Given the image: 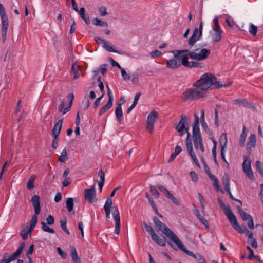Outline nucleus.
<instances>
[{
    "mask_svg": "<svg viewBox=\"0 0 263 263\" xmlns=\"http://www.w3.org/2000/svg\"><path fill=\"white\" fill-rule=\"evenodd\" d=\"M190 175L193 181L196 182L198 180V177L197 174L194 171H191L190 173Z\"/></svg>",
    "mask_w": 263,
    "mask_h": 263,
    "instance_id": "052dcab7",
    "label": "nucleus"
},
{
    "mask_svg": "<svg viewBox=\"0 0 263 263\" xmlns=\"http://www.w3.org/2000/svg\"><path fill=\"white\" fill-rule=\"evenodd\" d=\"M244 172L250 179L251 180H253L254 179V175L252 170L244 171Z\"/></svg>",
    "mask_w": 263,
    "mask_h": 263,
    "instance_id": "bf43d9fd",
    "label": "nucleus"
},
{
    "mask_svg": "<svg viewBox=\"0 0 263 263\" xmlns=\"http://www.w3.org/2000/svg\"><path fill=\"white\" fill-rule=\"evenodd\" d=\"M198 196L199 200L200 201V204L201 205L202 208L203 209H204V207H205V202H204V201L203 197L202 196V195L200 193H199L198 194Z\"/></svg>",
    "mask_w": 263,
    "mask_h": 263,
    "instance_id": "e2e57ef3",
    "label": "nucleus"
},
{
    "mask_svg": "<svg viewBox=\"0 0 263 263\" xmlns=\"http://www.w3.org/2000/svg\"><path fill=\"white\" fill-rule=\"evenodd\" d=\"M112 199L110 197H108L105 202L104 208V209L111 210L112 215L115 222V233L116 234H119L120 231V219L119 211L117 206H112Z\"/></svg>",
    "mask_w": 263,
    "mask_h": 263,
    "instance_id": "20e7f679",
    "label": "nucleus"
},
{
    "mask_svg": "<svg viewBox=\"0 0 263 263\" xmlns=\"http://www.w3.org/2000/svg\"><path fill=\"white\" fill-rule=\"evenodd\" d=\"M233 103L240 106H242L246 108H251V104L248 102L246 99H235L233 100Z\"/></svg>",
    "mask_w": 263,
    "mask_h": 263,
    "instance_id": "6ab92c4d",
    "label": "nucleus"
},
{
    "mask_svg": "<svg viewBox=\"0 0 263 263\" xmlns=\"http://www.w3.org/2000/svg\"><path fill=\"white\" fill-rule=\"evenodd\" d=\"M157 187L159 189V190L161 192H162L164 194V195L166 197H167V196H168L170 195V194L171 193L169 192V191L165 187H164L163 185H161L160 184H158Z\"/></svg>",
    "mask_w": 263,
    "mask_h": 263,
    "instance_id": "a19ab883",
    "label": "nucleus"
},
{
    "mask_svg": "<svg viewBox=\"0 0 263 263\" xmlns=\"http://www.w3.org/2000/svg\"><path fill=\"white\" fill-rule=\"evenodd\" d=\"M70 255L74 263H81L77 250L74 246L71 247Z\"/></svg>",
    "mask_w": 263,
    "mask_h": 263,
    "instance_id": "4be33fe9",
    "label": "nucleus"
},
{
    "mask_svg": "<svg viewBox=\"0 0 263 263\" xmlns=\"http://www.w3.org/2000/svg\"><path fill=\"white\" fill-rule=\"evenodd\" d=\"M256 136L254 134H252L249 138V141L247 144V149H251L252 148L255 147L256 145Z\"/></svg>",
    "mask_w": 263,
    "mask_h": 263,
    "instance_id": "5701e85b",
    "label": "nucleus"
},
{
    "mask_svg": "<svg viewBox=\"0 0 263 263\" xmlns=\"http://www.w3.org/2000/svg\"><path fill=\"white\" fill-rule=\"evenodd\" d=\"M67 221L66 220H60V225L62 230L67 234H69V231L67 228Z\"/></svg>",
    "mask_w": 263,
    "mask_h": 263,
    "instance_id": "37998d69",
    "label": "nucleus"
},
{
    "mask_svg": "<svg viewBox=\"0 0 263 263\" xmlns=\"http://www.w3.org/2000/svg\"><path fill=\"white\" fill-rule=\"evenodd\" d=\"M41 229L44 232H46L49 233L53 234L55 233V231L53 229L50 228L48 225L44 222H41Z\"/></svg>",
    "mask_w": 263,
    "mask_h": 263,
    "instance_id": "2f4dec72",
    "label": "nucleus"
},
{
    "mask_svg": "<svg viewBox=\"0 0 263 263\" xmlns=\"http://www.w3.org/2000/svg\"><path fill=\"white\" fill-rule=\"evenodd\" d=\"M166 66L167 68L171 69H176L180 66V63L178 61L175 54L173 58L167 61Z\"/></svg>",
    "mask_w": 263,
    "mask_h": 263,
    "instance_id": "4468645a",
    "label": "nucleus"
},
{
    "mask_svg": "<svg viewBox=\"0 0 263 263\" xmlns=\"http://www.w3.org/2000/svg\"><path fill=\"white\" fill-rule=\"evenodd\" d=\"M157 119V112L155 111H152L147 117V124H154Z\"/></svg>",
    "mask_w": 263,
    "mask_h": 263,
    "instance_id": "cd10ccee",
    "label": "nucleus"
},
{
    "mask_svg": "<svg viewBox=\"0 0 263 263\" xmlns=\"http://www.w3.org/2000/svg\"><path fill=\"white\" fill-rule=\"evenodd\" d=\"M247 220H248L247 223L248 227L250 229L253 230L254 228V225L252 217L251 216Z\"/></svg>",
    "mask_w": 263,
    "mask_h": 263,
    "instance_id": "864d4df0",
    "label": "nucleus"
},
{
    "mask_svg": "<svg viewBox=\"0 0 263 263\" xmlns=\"http://www.w3.org/2000/svg\"><path fill=\"white\" fill-rule=\"evenodd\" d=\"M199 121H194L193 124V130L192 132L193 134H197V133H200V129L199 126Z\"/></svg>",
    "mask_w": 263,
    "mask_h": 263,
    "instance_id": "4c0bfd02",
    "label": "nucleus"
},
{
    "mask_svg": "<svg viewBox=\"0 0 263 263\" xmlns=\"http://www.w3.org/2000/svg\"><path fill=\"white\" fill-rule=\"evenodd\" d=\"M57 252L60 255L61 257L63 259H66L67 257V254L60 247L57 248Z\"/></svg>",
    "mask_w": 263,
    "mask_h": 263,
    "instance_id": "5fc2aeb1",
    "label": "nucleus"
},
{
    "mask_svg": "<svg viewBox=\"0 0 263 263\" xmlns=\"http://www.w3.org/2000/svg\"><path fill=\"white\" fill-rule=\"evenodd\" d=\"M255 165L257 170L262 176H263V170L261 168V162L259 161H257L255 163Z\"/></svg>",
    "mask_w": 263,
    "mask_h": 263,
    "instance_id": "603ef678",
    "label": "nucleus"
},
{
    "mask_svg": "<svg viewBox=\"0 0 263 263\" xmlns=\"http://www.w3.org/2000/svg\"><path fill=\"white\" fill-rule=\"evenodd\" d=\"M231 84V83L222 84L220 81H217V78L214 75L210 73H205L194 84L193 88L186 90L183 95L185 100H197L204 97L206 92L212 89L213 85L215 88H219L229 86Z\"/></svg>",
    "mask_w": 263,
    "mask_h": 263,
    "instance_id": "f257e3e1",
    "label": "nucleus"
},
{
    "mask_svg": "<svg viewBox=\"0 0 263 263\" xmlns=\"http://www.w3.org/2000/svg\"><path fill=\"white\" fill-rule=\"evenodd\" d=\"M250 240L249 241V243L251 244V245L255 248H257L258 245L257 242L256 241V240L254 237H252V238H250Z\"/></svg>",
    "mask_w": 263,
    "mask_h": 263,
    "instance_id": "0e129e2a",
    "label": "nucleus"
},
{
    "mask_svg": "<svg viewBox=\"0 0 263 263\" xmlns=\"http://www.w3.org/2000/svg\"><path fill=\"white\" fill-rule=\"evenodd\" d=\"M249 33L253 36H255L257 31V27L253 24L250 25L249 29Z\"/></svg>",
    "mask_w": 263,
    "mask_h": 263,
    "instance_id": "ea45409f",
    "label": "nucleus"
},
{
    "mask_svg": "<svg viewBox=\"0 0 263 263\" xmlns=\"http://www.w3.org/2000/svg\"><path fill=\"white\" fill-rule=\"evenodd\" d=\"M106 66H107V64H104L101 65L100 66L99 70L103 76L105 74L106 70H107L106 68Z\"/></svg>",
    "mask_w": 263,
    "mask_h": 263,
    "instance_id": "69168bd1",
    "label": "nucleus"
},
{
    "mask_svg": "<svg viewBox=\"0 0 263 263\" xmlns=\"http://www.w3.org/2000/svg\"><path fill=\"white\" fill-rule=\"evenodd\" d=\"M219 142L221 146V154L223 160L228 163L225 158L226 149L227 147V137L226 133H223L220 136L219 139Z\"/></svg>",
    "mask_w": 263,
    "mask_h": 263,
    "instance_id": "9d476101",
    "label": "nucleus"
},
{
    "mask_svg": "<svg viewBox=\"0 0 263 263\" xmlns=\"http://www.w3.org/2000/svg\"><path fill=\"white\" fill-rule=\"evenodd\" d=\"M221 29H213V33L211 34L212 40L214 42H219L221 39Z\"/></svg>",
    "mask_w": 263,
    "mask_h": 263,
    "instance_id": "aec40b11",
    "label": "nucleus"
},
{
    "mask_svg": "<svg viewBox=\"0 0 263 263\" xmlns=\"http://www.w3.org/2000/svg\"><path fill=\"white\" fill-rule=\"evenodd\" d=\"M35 178H36V176L34 175H32L29 178V180L28 181L27 187L29 190H31L33 188H34V185L33 182H34Z\"/></svg>",
    "mask_w": 263,
    "mask_h": 263,
    "instance_id": "f704fd0d",
    "label": "nucleus"
},
{
    "mask_svg": "<svg viewBox=\"0 0 263 263\" xmlns=\"http://www.w3.org/2000/svg\"><path fill=\"white\" fill-rule=\"evenodd\" d=\"M2 35L3 40H5L7 35V29L9 25L8 18L7 16L2 17Z\"/></svg>",
    "mask_w": 263,
    "mask_h": 263,
    "instance_id": "2eb2a0df",
    "label": "nucleus"
},
{
    "mask_svg": "<svg viewBox=\"0 0 263 263\" xmlns=\"http://www.w3.org/2000/svg\"><path fill=\"white\" fill-rule=\"evenodd\" d=\"M31 202L34 208V213L36 214V215H39L41 211L40 196L37 195L32 196L31 198Z\"/></svg>",
    "mask_w": 263,
    "mask_h": 263,
    "instance_id": "ddd939ff",
    "label": "nucleus"
},
{
    "mask_svg": "<svg viewBox=\"0 0 263 263\" xmlns=\"http://www.w3.org/2000/svg\"><path fill=\"white\" fill-rule=\"evenodd\" d=\"M241 206V204L240 205H237V206L238 213L243 220H247L251 216L243 211Z\"/></svg>",
    "mask_w": 263,
    "mask_h": 263,
    "instance_id": "c85d7f7f",
    "label": "nucleus"
},
{
    "mask_svg": "<svg viewBox=\"0 0 263 263\" xmlns=\"http://www.w3.org/2000/svg\"><path fill=\"white\" fill-rule=\"evenodd\" d=\"M121 103H118L117 107L115 109V114L117 118V120L119 124H121L123 118V111L122 109V104H123L125 101L124 99H120Z\"/></svg>",
    "mask_w": 263,
    "mask_h": 263,
    "instance_id": "f8f14e48",
    "label": "nucleus"
},
{
    "mask_svg": "<svg viewBox=\"0 0 263 263\" xmlns=\"http://www.w3.org/2000/svg\"><path fill=\"white\" fill-rule=\"evenodd\" d=\"M185 143L187 152H188L189 154L191 156V158L193 160L195 164L197 166L199 167L200 164L198 160V159L196 156V154L194 152L191 139L186 138Z\"/></svg>",
    "mask_w": 263,
    "mask_h": 263,
    "instance_id": "0eeeda50",
    "label": "nucleus"
},
{
    "mask_svg": "<svg viewBox=\"0 0 263 263\" xmlns=\"http://www.w3.org/2000/svg\"><path fill=\"white\" fill-rule=\"evenodd\" d=\"M230 177L227 174H224L223 176L222 183L224 187L225 190L227 192H230Z\"/></svg>",
    "mask_w": 263,
    "mask_h": 263,
    "instance_id": "412c9836",
    "label": "nucleus"
},
{
    "mask_svg": "<svg viewBox=\"0 0 263 263\" xmlns=\"http://www.w3.org/2000/svg\"><path fill=\"white\" fill-rule=\"evenodd\" d=\"M188 121L189 119L185 115H182L181 116L179 122L175 126V128L178 132L179 136H183L185 134V132H187L189 130Z\"/></svg>",
    "mask_w": 263,
    "mask_h": 263,
    "instance_id": "39448f33",
    "label": "nucleus"
},
{
    "mask_svg": "<svg viewBox=\"0 0 263 263\" xmlns=\"http://www.w3.org/2000/svg\"><path fill=\"white\" fill-rule=\"evenodd\" d=\"M190 64H189V66H187V67H201V64L197 62H194L191 61L189 62Z\"/></svg>",
    "mask_w": 263,
    "mask_h": 263,
    "instance_id": "6e6d98bb",
    "label": "nucleus"
},
{
    "mask_svg": "<svg viewBox=\"0 0 263 263\" xmlns=\"http://www.w3.org/2000/svg\"><path fill=\"white\" fill-rule=\"evenodd\" d=\"M71 73L73 74L74 79L78 78L80 76L79 70L76 69L74 64H73L71 67Z\"/></svg>",
    "mask_w": 263,
    "mask_h": 263,
    "instance_id": "79ce46f5",
    "label": "nucleus"
},
{
    "mask_svg": "<svg viewBox=\"0 0 263 263\" xmlns=\"http://www.w3.org/2000/svg\"><path fill=\"white\" fill-rule=\"evenodd\" d=\"M46 224L49 225H52L54 223V219L53 216L52 215H49L46 218Z\"/></svg>",
    "mask_w": 263,
    "mask_h": 263,
    "instance_id": "8fccbe9b",
    "label": "nucleus"
},
{
    "mask_svg": "<svg viewBox=\"0 0 263 263\" xmlns=\"http://www.w3.org/2000/svg\"><path fill=\"white\" fill-rule=\"evenodd\" d=\"M25 247V243L22 242L20 244L19 247L17 248V250L13 253H12L10 256H11L12 258H13L14 260L17 259V258L21 254L22 250H23Z\"/></svg>",
    "mask_w": 263,
    "mask_h": 263,
    "instance_id": "a878e982",
    "label": "nucleus"
},
{
    "mask_svg": "<svg viewBox=\"0 0 263 263\" xmlns=\"http://www.w3.org/2000/svg\"><path fill=\"white\" fill-rule=\"evenodd\" d=\"M166 198L170 199L175 205H179L180 204L179 201L171 193Z\"/></svg>",
    "mask_w": 263,
    "mask_h": 263,
    "instance_id": "de8ad7c7",
    "label": "nucleus"
},
{
    "mask_svg": "<svg viewBox=\"0 0 263 263\" xmlns=\"http://www.w3.org/2000/svg\"><path fill=\"white\" fill-rule=\"evenodd\" d=\"M201 37H199V31L198 28H196L193 32L192 36L190 37L188 41V44L191 47H193L195 43L199 40Z\"/></svg>",
    "mask_w": 263,
    "mask_h": 263,
    "instance_id": "dca6fc26",
    "label": "nucleus"
},
{
    "mask_svg": "<svg viewBox=\"0 0 263 263\" xmlns=\"http://www.w3.org/2000/svg\"><path fill=\"white\" fill-rule=\"evenodd\" d=\"M67 159H68V157H67V151L65 148H64L62 150V151L61 153V155L60 156V157L59 158V161L61 162H64Z\"/></svg>",
    "mask_w": 263,
    "mask_h": 263,
    "instance_id": "c9c22d12",
    "label": "nucleus"
},
{
    "mask_svg": "<svg viewBox=\"0 0 263 263\" xmlns=\"http://www.w3.org/2000/svg\"><path fill=\"white\" fill-rule=\"evenodd\" d=\"M85 199L90 203H93L96 201V188L95 186H92L90 189H86L84 191Z\"/></svg>",
    "mask_w": 263,
    "mask_h": 263,
    "instance_id": "1a4fd4ad",
    "label": "nucleus"
},
{
    "mask_svg": "<svg viewBox=\"0 0 263 263\" xmlns=\"http://www.w3.org/2000/svg\"><path fill=\"white\" fill-rule=\"evenodd\" d=\"M78 12H79L81 17L85 21V22L87 24H88L90 23L89 18L86 17V15L85 14V10L84 7H81L80 9Z\"/></svg>",
    "mask_w": 263,
    "mask_h": 263,
    "instance_id": "7c9ffc66",
    "label": "nucleus"
},
{
    "mask_svg": "<svg viewBox=\"0 0 263 263\" xmlns=\"http://www.w3.org/2000/svg\"><path fill=\"white\" fill-rule=\"evenodd\" d=\"M102 47L106 50H107V51H109V52H115L118 54H121V55H128V53L125 51H118V50L114 49L113 46L109 45L107 41H105V42H104V44L102 45Z\"/></svg>",
    "mask_w": 263,
    "mask_h": 263,
    "instance_id": "a211bd4d",
    "label": "nucleus"
},
{
    "mask_svg": "<svg viewBox=\"0 0 263 263\" xmlns=\"http://www.w3.org/2000/svg\"><path fill=\"white\" fill-rule=\"evenodd\" d=\"M150 55H151V57L155 58H157V57L161 56L162 53L158 50H155L151 52L150 53Z\"/></svg>",
    "mask_w": 263,
    "mask_h": 263,
    "instance_id": "4d7b16f0",
    "label": "nucleus"
},
{
    "mask_svg": "<svg viewBox=\"0 0 263 263\" xmlns=\"http://www.w3.org/2000/svg\"><path fill=\"white\" fill-rule=\"evenodd\" d=\"M150 192L156 198H158L159 196V193L153 185H150Z\"/></svg>",
    "mask_w": 263,
    "mask_h": 263,
    "instance_id": "09e8293b",
    "label": "nucleus"
},
{
    "mask_svg": "<svg viewBox=\"0 0 263 263\" xmlns=\"http://www.w3.org/2000/svg\"><path fill=\"white\" fill-rule=\"evenodd\" d=\"M92 23L95 26H100V27H106L108 26V23L106 21H103L100 19L98 18H95L92 20Z\"/></svg>",
    "mask_w": 263,
    "mask_h": 263,
    "instance_id": "c756f323",
    "label": "nucleus"
},
{
    "mask_svg": "<svg viewBox=\"0 0 263 263\" xmlns=\"http://www.w3.org/2000/svg\"><path fill=\"white\" fill-rule=\"evenodd\" d=\"M28 234L29 235V233L27 228L23 229L20 233V235L24 240L27 239Z\"/></svg>",
    "mask_w": 263,
    "mask_h": 263,
    "instance_id": "c03bdc74",
    "label": "nucleus"
},
{
    "mask_svg": "<svg viewBox=\"0 0 263 263\" xmlns=\"http://www.w3.org/2000/svg\"><path fill=\"white\" fill-rule=\"evenodd\" d=\"M113 105V102L108 101L106 104L103 106L99 110V115L101 116L102 114L108 111Z\"/></svg>",
    "mask_w": 263,
    "mask_h": 263,
    "instance_id": "bb28decb",
    "label": "nucleus"
},
{
    "mask_svg": "<svg viewBox=\"0 0 263 263\" xmlns=\"http://www.w3.org/2000/svg\"><path fill=\"white\" fill-rule=\"evenodd\" d=\"M245 129H246V128L244 126L243 131L241 133V134L240 136V138H239V142H240L241 146H244L245 145L246 138L247 136V133L245 132Z\"/></svg>",
    "mask_w": 263,
    "mask_h": 263,
    "instance_id": "72a5a7b5",
    "label": "nucleus"
},
{
    "mask_svg": "<svg viewBox=\"0 0 263 263\" xmlns=\"http://www.w3.org/2000/svg\"><path fill=\"white\" fill-rule=\"evenodd\" d=\"M195 214L197 217L199 219V220L202 222L203 224H204V226H206L208 224L207 221L205 218H204L203 217H202L200 215L198 210H195Z\"/></svg>",
    "mask_w": 263,
    "mask_h": 263,
    "instance_id": "e433bc0d",
    "label": "nucleus"
},
{
    "mask_svg": "<svg viewBox=\"0 0 263 263\" xmlns=\"http://www.w3.org/2000/svg\"><path fill=\"white\" fill-rule=\"evenodd\" d=\"M144 228L145 230L149 233L151 236H152V235L155 233L152 227L146 223H144Z\"/></svg>",
    "mask_w": 263,
    "mask_h": 263,
    "instance_id": "3c124183",
    "label": "nucleus"
},
{
    "mask_svg": "<svg viewBox=\"0 0 263 263\" xmlns=\"http://www.w3.org/2000/svg\"><path fill=\"white\" fill-rule=\"evenodd\" d=\"M152 239L158 245L161 246H165L166 245L165 241L160 238L156 233L151 236Z\"/></svg>",
    "mask_w": 263,
    "mask_h": 263,
    "instance_id": "b1692460",
    "label": "nucleus"
},
{
    "mask_svg": "<svg viewBox=\"0 0 263 263\" xmlns=\"http://www.w3.org/2000/svg\"><path fill=\"white\" fill-rule=\"evenodd\" d=\"M98 12L100 16L104 17L108 15L106 8L104 6H101L98 8Z\"/></svg>",
    "mask_w": 263,
    "mask_h": 263,
    "instance_id": "58836bf2",
    "label": "nucleus"
},
{
    "mask_svg": "<svg viewBox=\"0 0 263 263\" xmlns=\"http://www.w3.org/2000/svg\"><path fill=\"white\" fill-rule=\"evenodd\" d=\"M121 73L124 80L128 81L130 79L129 75L126 72L124 68L121 69Z\"/></svg>",
    "mask_w": 263,
    "mask_h": 263,
    "instance_id": "49530a36",
    "label": "nucleus"
},
{
    "mask_svg": "<svg viewBox=\"0 0 263 263\" xmlns=\"http://www.w3.org/2000/svg\"><path fill=\"white\" fill-rule=\"evenodd\" d=\"M63 119L59 120L55 123L54 125L53 129H52V135L53 137H58L60 132L61 130L62 124H63Z\"/></svg>",
    "mask_w": 263,
    "mask_h": 263,
    "instance_id": "f3484780",
    "label": "nucleus"
},
{
    "mask_svg": "<svg viewBox=\"0 0 263 263\" xmlns=\"http://www.w3.org/2000/svg\"><path fill=\"white\" fill-rule=\"evenodd\" d=\"M34 246L33 244L30 246L29 249H28V250L26 252L27 257H28V256L32 254V253L33 251V250H34Z\"/></svg>",
    "mask_w": 263,
    "mask_h": 263,
    "instance_id": "338daca9",
    "label": "nucleus"
},
{
    "mask_svg": "<svg viewBox=\"0 0 263 263\" xmlns=\"http://www.w3.org/2000/svg\"><path fill=\"white\" fill-rule=\"evenodd\" d=\"M98 176L100 178V181H105V174L102 170L99 171Z\"/></svg>",
    "mask_w": 263,
    "mask_h": 263,
    "instance_id": "774afa93",
    "label": "nucleus"
},
{
    "mask_svg": "<svg viewBox=\"0 0 263 263\" xmlns=\"http://www.w3.org/2000/svg\"><path fill=\"white\" fill-rule=\"evenodd\" d=\"M232 218L233 219L231 218L230 220V224L237 231L240 233L245 234V235L248 236L249 239L253 237V233L248 230L246 226H240L237 222V218H234V217Z\"/></svg>",
    "mask_w": 263,
    "mask_h": 263,
    "instance_id": "423d86ee",
    "label": "nucleus"
},
{
    "mask_svg": "<svg viewBox=\"0 0 263 263\" xmlns=\"http://www.w3.org/2000/svg\"><path fill=\"white\" fill-rule=\"evenodd\" d=\"M214 145L212 148V152L213 156L214 158V161L216 163H217V159H216V142L214 141Z\"/></svg>",
    "mask_w": 263,
    "mask_h": 263,
    "instance_id": "13d9d810",
    "label": "nucleus"
},
{
    "mask_svg": "<svg viewBox=\"0 0 263 263\" xmlns=\"http://www.w3.org/2000/svg\"><path fill=\"white\" fill-rule=\"evenodd\" d=\"M66 206L68 212H71L73 208V200L72 198L69 197L67 199Z\"/></svg>",
    "mask_w": 263,
    "mask_h": 263,
    "instance_id": "473e14b6",
    "label": "nucleus"
},
{
    "mask_svg": "<svg viewBox=\"0 0 263 263\" xmlns=\"http://www.w3.org/2000/svg\"><path fill=\"white\" fill-rule=\"evenodd\" d=\"M0 16L1 17L7 16L5 12V9L1 3H0Z\"/></svg>",
    "mask_w": 263,
    "mask_h": 263,
    "instance_id": "680f3d73",
    "label": "nucleus"
},
{
    "mask_svg": "<svg viewBox=\"0 0 263 263\" xmlns=\"http://www.w3.org/2000/svg\"><path fill=\"white\" fill-rule=\"evenodd\" d=\"M244 161L242 164V168L243 171H250V170H252L251 166V161L250 160L247 156H243Z\"/></svg>",
    "mask_w": 263,
    "mask_h": 263,
    "instance_id": "393cba45",
    "label": "nucleus"
},
{
    "mask_svg": "<svg viewBox=\"0 0 263 263\" xmlns=\"http://www.w3.org/2000/svg\"><path fill=\"white\" fill-rule=\"evenodd\" d=\"M193 140L196 149H199L202 153L204 152V147L202 143V139L201 133L193 134Z\"/></svg>",
    "mask_w": 263,
    "mask_h": 263,
    "instance_id": "6e6552de",
    "label": "nucleus"
},
{
    "mask_svg": "<svg viewBox=\"0 0 263 263\" xmlns=\"http://www.w3.org/2000/svg\"><path fill=\"white\" fill-rule=\"evenodd\" d=\"M7 255V253H5L4 254L3 259L1 260V263H10L11 261L14 260V259L12 258L11 256H10L9 258H6Z\"/></svg>",
    "mask_w": 263,
    "mask_h": 263,
    "instance_id": "a18cd8bd",
    "label": "nucleus"
},
{
    "mask_svg": "<svg viewBox=\"0 0 263 263\" xmlns=\"http://www.w3.org/2000/svg\"><path fill=\"white\" fill-rule=\"evenodd\" d=\"M218 202L219 203V205L221 209H222L223 212L228 217L229 221L230 222V220L231 218L233 219L232 217H234V218H236L235 215L232 212L231 208L230 206H226L225 204L222 202V201L218 199Z\"/></svg>",
    "mask_w": 263,
    "mask_h": 263,
    "instance_id": "9b49d317",
    "label": "nucleus"
},
{
    "mask_svg": "<svg viewBox=\"0 0 263 263\" xmlns=\"http://www.w3.org/2000/svg\"><path fill=\"white\" fill-rule=\"evenodd\" d=\"M153 220L158 231L161 232L163 234L170 239L183 252L192 257L194 256V253L187 250L177 236L164 223L156 217H153Z\"/></svg>",
    "mask_w": 263,
    "mask_h": 263,
    "instance_id": "7ed1b4c3",
    "label": "nucleus"
},
{
    "mask_svg": "<svg viewBox=\"0 0 263 263\" xmlns=\"http://www.w3.org/2000/svg\"><path fill=\"white\" fill-rule=\"evenodd\" d=\"M199 49L200 48L195 47L192 50L177 51L178 53L175 55L180 63V66L183 65L186 67L189 66L190 62L188 61V56L191 59L196 61H202L206 59L210 54V50L206 48H202L200 50Z\"/></svg>",
    "mask_w": 263,
    "mask_h": 263,
    "instance_id": "f03ea898",
    "label": "nucleus"
}]
</instances>
